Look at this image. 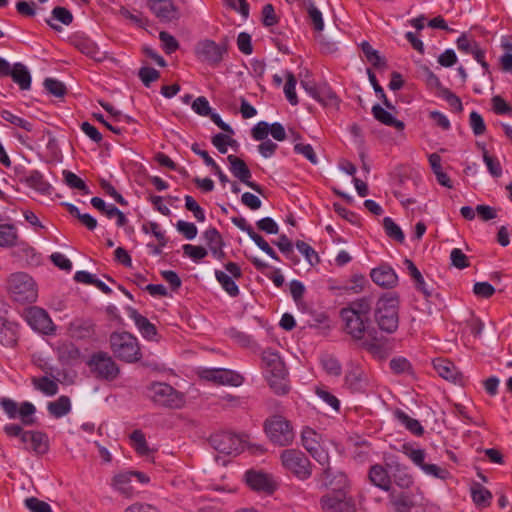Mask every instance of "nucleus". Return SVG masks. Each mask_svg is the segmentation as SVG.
Instances as JSON below:
<instances>
[{
  "label": "nucleus",
  "instance_id": "8fccbe9b",
  "mask_svg": "<svg viewBox=\"0 0 512 512\" xmlns=\"http://www.w3.org/2000/svg\"><path fill=\"white\" fill-rule=\"evenodd\" d=\"M63 176L64 182L68 187L80 190L84 195L90 194V190L86 183L75 173L68 170H64Z\"/></svg>",
  "mask_w": 512,
  "mask_h": 512
},
{
  "label": "nucleus",
  "instance_id": "0e129e2a",
  "mask_svg": "<svg viewBox=\"0 0 512 512\" xmlns=\"http://www.w3.org/2000/svg\"><path fill=\"white\" fill-rule=\"evenodd\" d=\"M159 39L162 42L163 49L167 54H172L179 48V43L176 38L166 31H161L159 33Z\"/></svg>",
  "mask_w": 512,
  "mask_h": 512
},
{
  "label": "nucleus",
  "instance_id": "13d9d810",
  "mask_svg": "<svg viewBox=\"0 0 512 512\" xmlns=\"http://www.w3.org/2000/svg\"><path fill=\"white\" fill-rule=\"evenodd\" d=\"M383 227H384L386 234L390 238H392L398 242L404 241V234H403L401 228L392 220V218L385 217L383 219Z\"/></svg>",
  "mask_w": 512,
  "mask_h": 512
},
{
  "label": "nucleus",
  "instance_id": "a211bd4d",
  "mask_svg": "<svg viewBox=\"0 0 512 512\" xmlns=\"http://www.w3.org/2000/svg\"><path fill=\"white\" fill-rule=\"evenodd\" d=\"M150 10L163 22H172L180 18L179 9L172 0H147Z\"/></svg>",
  "mask_w": 512,
  "mask_h": 512
},
{
  "label": "nucleus",
  "instance_id": "412c9836",
  "mask_svg": "<svg viewBox=\"0 0 512 512\" xmlns=\"http://www.w3.org/2000/svg\"><path fill=\"white\" fill-rule=\"evenodd\" d=\"M73 44L77 50L97 62H102L106 59V53L100 51L97 44L89 38L78 37L74 39Z\"/></svg>",
  "mask_w": 512,
  "mask_h": 512
},
{
  "label": "nucleus",
  "instance_id": "37998d69",
  "mask_svg": "<svg viewBox=\"0 0 512 512\" xmlns=\"http://www.w3.org/2000/svg\"><path fill=\"white\" fill-rule=\"evenodd\" d=\"M395 417L398 419V421L406 427L411 433L419 436L423 434V427L420 424V422L414 418H411L409 415H407L405 412L401 410H397L395 412Z\"/></svg>",
  "mask_w": 512,
  "mask_h": 512
},
{
  "label": "nucleus",
  "instance_id": "c85d7f7f",
  "mask_svg": "<svg viewBox=\"0 0 512 512\" xmlns=\"http://www.w3.org/2000/svg\"><path fill=\"white\" fill-rule=\"evenodd\" d=\"M372 114L374 118L380 123L396 128L398 131H402L405 127L404 123L396 119L390 112L385 110L379 104L372 107Z\"/></svg>",
  "mask_w": 512,
  "mask_h": 512
},
{
  "label": "nucleus",
  "instance_id": "aec40b11",
  "mask_svg": "<svg viewBox=\"0 0 512 512\" xmlns=\"http://www.w3.org/2000/svg\"><path fill=\"white\" fill-rule=\"evenodd\" d=\"M245 478L248 486L255 491L271 494L276 488L272 478L262 472H256L252 470L247 471Z\"/></svg>",
  "mask_w": 512,
  "mask_h": 512
},
{
  "label": "nucleus",
  "instance_id": "4468645a",
  "mask_svg": "<svg viewBox=\"0 0 512 512\" xmlns=\"http://www.w3.org/2000/svg\"><path fill=\"white\" fill-rule=\"evenodd\" d=\"M215 277L222 288L231 297L239 295V288L236 285L235 280L242 277V271L237 263L228 262L224 265V270H215Z\"/></svg>",
  "mask_w": 512,
  "mask_h": 512
},
{
  "label": "nucleus",
  "instance_id": "dca6fc26",
  "mask_svg": "<svg viewBox=\"0 0 512 512\" xmlns=\"http://www.w3.org/2000/svg\"><path fill=\"white\" fill-rule=\"evenodd\" d=\"M200 376L202 379L214 382L220 385L240 386L244 382V377L236 371L223 369V368H211L204 369L201 371Z\"/></svg>",
  "mask_w": 512,
  "mask_h": 512
},
{
  "label": "nucleus",
  "instance_id": "79ce46f5",
  "mask_svg": "<svg viewBox=\"0 0 512 512\" xmlns=\"http://www.w3.org/2000/svg\"><path fill=\"white\" fill-rule=\"evenodd\" d=\"M32 383L35 389L47 396H54L58 392V384L46 376L34 377L32 378Z\"/></svg>",
  "mask_w": 512,
  "mask_h": 512
},
{
  "label": "nucleus",
  "instance_id": "bb28decb",
  "mask_svg": "<svg viewBox=\"0 0 512 512\" xmlns=\"http://www.w3.org/2000/svg\"><path fill=\"white\" fill-rule=\"evenodd\" d=\"M470 492L472 500L478 508L483 509L490 506L492 501V493L480 483H472Z\"/></svg>",
  "mask_w": 512,
  "mask_h": 512
},
{
  "label": "nucleus",
  "instance_id": "f3484780",
  "mask_svg": "<svg viewBox=\"0 0 512 512\" xmlns=\"http://www.w3.org/2000/svg\"><path fill=\"white\" fill-rule=\"evenodd\" d=\"M227 160L230 163V171L234 177L238 178L255 192L263 194V188L259 184L250 181L252 177L251 171L242 159L235 155H229Z\"/></svg>",
  "mask_w": 512,
  "mask_h": 512
},
{
  "label": "nucleus",
  "instance_id": "09e8293b",
  "mask_svg": "<svg viewBox=\"0 0 512 512\" xmlns=\"http://www.w3.org/2000/svg\"><path fill=\"white\" fill-rule=\"evenodd\" d=\"M430 167L437 177L438 182L445 187H448V176L443 172L441 166V157L438 153H432L428 157Z\"/></svg>",
  "mask_w": 512,
  "mask_h": 512
},
{
  "label": "nucleus",
  "instance_id": "a18cd8bd",
  "mask_svg": "<svg viewBox=\"0 0 512 512\" xmlns=\"http://www.w3.org/2000/svg\"><path fill=\"white\" fill-rule=\"evenodd\" d=\"M320 363L323 369L331 376H340L342 367L338 359L328 353L322 354L320 357Z\"/></svg>",
  "mask_w": 512,
  "mask_h": 512
},
{
  "label": "nucleus",
  "instance_id": "603ef678",
  "mask_svg": "<svg viewBox=\"0 0 512 512\" xmlns=\"http://www.w3.org/2000/svg\"><path fill=\"white\" fill-rule=\"evenodd\" d=\"M133 448L139 455H147L150 451L145 435L141 430H134L130 435Z\"/></svg>",
  "mask_w": 512,
  "mask_h": 512
},
{
  "label": "nucleus",
  "instance_id": "864d4df0",
  "mask_svg": "<svg viewBox=\"0 0 512 512\" xmlns=\"http://www.w3.org/2000/svg\"><path fill=\"white\" fill-rule=\"evenodd\" d=\"M402 452L418 467H422L425 462L426 453L423 449H415L409 443L402 445Z\"/></svg>",
  "mask_w": 512,
  "mask_h": 512
},
{
  "label": "nucleus",
  "instance_id": "680f3d73",
  "mask_svg": "<svg viewBox=\"0 0 512 512\" xmlns=\"http://www.w3.org/2000/svg\"><path fill=\"white\" fill-rule=\"evenodd\" d=\"M44 87L55 97H63L67 92L65 85L61 81L53 78H46L44 80Z\"/></svg>",
  "mask_w": 512,
  "mask_h": 512
},
{
  "label": "nucleus",
  "instance_id": "0eeeda50",
  "mask_svg": "<svg viewBox=\"0 0 512 512\" xmlns=\"http://www.w3.org/2000/svg\"><path fill=\"white\" fill-rule=\"evenodd\" d=\"M399 301L396 296L382 297L375 309V320L379 328L387 333H393L399 325Z\"/></svg>",
  "mask_w": 512,
  "mask_h": 512
},
{
  "label": "nucleus",
  "instance_id": "423d86ee",
  "mask_svg": "<svg viewBox=\"0 0 512 512\" xmlns=\"http://www.w3.org/2000/svg\"><path fill=\"white\" fill-rule=\"evenodd\" d=\"M264 431L269 440L277 446L293 443L295 432L291 422L282 415H272L264 421Z\"/></svg>",
  "mask_w": 512,
  "mask_h": 512
},
{
  "label": "nucleus",
  "instance_id": "f704fd0d",
  "mask_svg": "<svg viewBox=\"0 0 512 512\" xmlns=\"http://www.w3.org/2000/svg\"><path fill=\"white\" fill-rule=\"evenodd\" d=\"M47 410L54 418H62L71 411V401L68 396L62 395L57 400L49 402Z\"/></svg>",
  "mask_w": 512,
  "mask_h": 512
},
{
  "label": "nucleus",
  "instance_id": "9d476101",
  "mask_svg": "<svg viewBox=\"0 0 512 512\" xmlns=\"http://www.w3.org/2000/svg\"><path fill=\"white\" fill-rule=\"evenodd\" d=\"M149 391L152 401L160 406L180 408L183 405L182 395L169 384L162 382L152 383Z\"/></svg>",
  "mask_w": 512,
  "mask_h": 512
},
{
  "label": "nucleus",
  "instance_id": "cd10ccee",
  "mask_svg": "<svg viewBox=\"0 0 512 512\" xmlns=\"http://www.w3.org/2000/svg\"><path fill=\"white\" fill-rule=\"evenodd\" d=\"M142 230L147 234L151 233L157 239L158 245L151 246V252L153 254H161L162 247L166 245L167 239L165 236V232L161 229L160 225L152 221L146 222L142 225Z\"/></svg>",
  "mask_w": 512,
  "mask_h": 512
},
{
  "label": "nucleus",
  "instance_id": "4d7b16f0",
  "mask_svg": "<svg viewBox=\"0 0 512 512\" xmlns=\"http://www.w3.org/2000/svg\"><path fill=\"white\" fill-rule=\"evenodd\" d=\"M297 80L293 73L287 72L286 74V83L284 85V93L287 98V100L290 102L291 105H297L298 104V97L295 92Z\"/></svg>",
  "mask_w": 512,
  "mask_h": 512
},
{
  "label": "nucleus",
  "instance_id": "338daca9",
  "mask_svg": "<svg viewBox=\"0 0 512 512\" xmlns=\"http://www.w3.org/2000/svg\"><path fill=\"white\" fill-rule=\"evenodd\" d=\"M138 76L142 83L149 87L152 82L159 79L160 73L152 67H142L139 69Z\"/></svg>",
  "mask_w": 512,
  "mask_h": 512
},
{
  "label": "nucleus",
  "instance_id": "6ab92c4d",
  "mask_svg": "<svg viewBox=\"0 0 512 512\" xmlns=\"http://www.w3.org/2000/svg\"><path fill=\"white\" fill-rule=\"evenodd\" d=\"M372 281L379 287L391 289L398 283V276L388 264H381L370 272Z\"/></svg>",
  "mask_w": 512,
  "mask_h": 512
},
{
  "label": "nucleus",
  "instance_id": "393cba45",
  "mask_svg": "<svg viewBox=\"0 0 512 512\" xmlns=\"http://www.w3.org/2000/svg\"><path fill=\"white\" fill-rule=\"evenodd\" d=\"M17 338V324L0 317V343L6 347H13L17 343Z\"/></svg>",
  "mask_w": 512,
  "mask_h": 512
},
{
  "label": "nucleus",
  "instance_id": "4c0bfd02",
  "mask_svg": "<svg viewBox=\"0 0 512 512\" xmlns=\"http://www.w3.org/2000/svg\"><path fill=\"white\" fill-rule=\"evenodd\" d=\"M204 239L209 250L214 256H223L222 238L216 228H209L204 232Z\"/></svg>",
  "mask_w": 512,
  "mask_h": 512
},
{
  "label": "nucleus",
  "instance_id": "774afa93",
  "mask_svg": "<svg viewBox=\"0 0 512 512\" xmlns=\"http://www.w3.org/2000/svg\"><path fill=\"white\" fill-rule=\"evenodd\" d=\"M176 228L180 234H182L186 239L192 240L197 235V227L192 222H187L184 220H179L176 223Z\"/></svg>",
  "mask_w": 512,
  "mask_h": 512
},
{
  "label": "nucleus",
  "instance_id": "72a5a7b5",
  "mask_svg": "<svg viewBox=\"0 0 512 512\" xmlns=\"http://www.w3.org/2000/svg\"><path fill=\"white\" fill-rule=\"evenodd\" d=\"M369 479L377 487L389 490L391 481L386 469L379 464L373 465L369 470Z\"/></svg>",
  "mask_w": 512,
  "mask_h": 512
},
{
  "label": "nucleus",
  "instance_id": "6e6d98bb",
  "mask_svg": "<svg viewBox=\"0 0 512 512\" xmlns=\"http://www.w3.org/2000/svg\"><path fill=\"white\" fill-rule=\"evenodd\" d=\"M35 412V406L28 401L22 402L18 407V417L24 425H32L35 423V419L33 417Z\"/></svg>",
  "mask_w": 512,
  "mask_h": 512
},
{
  "label": "nucleus",
  "instance_id": "c03bdc74",
  "mask_svg": "<svg viewBox=\"0 0 512 512\" xmlns=\"http://www.w3.org/2000/svg\"><path fill=\"white\" fill-rule=\"evenodd\" d=\"M405 264H406V267H407V270H408L410 276L412 277V279L415 282L416 288L420 292H422L425 295V297H429L430 293H429V291L426 288V284H425L424 278H423L421 272L419 271V269L408 258H406Z\"/></svg>",
  "mask_w": 512,
  "mask_h": 512
},
{
  "label": "nucleus",
  "instance_id": "7c9ffc66",
  "mask_svg": "<svg viewBox=\"0 0 512 512\" xmlns=\"http://www.w3.org/2000/svg\"><path fill=\"white\" fill-rule=\"evenodd\" d=\"M372 309V301L368 297H362L352 301L347 307L341 310L345 312H352L356 316H360L370 320V312Z\"/></svg>",
  "mask_w": 512,
  "mask_h": 512
},
{
  "label": "nucleus",
  "instance_id": "5701e85b",
  "mask_svg": "<svg viewBox=\"0 0 512 512\" xmlns=\"http://www.w3.org/2000/svg\"><path fill=\"white\" fill-rule=\"evenodd\" d=\"M422 76L427 88L437 97L448 100V89H446L439 77L428 67L422 68Z\"/></svg>",
  "mask_w": 512,
  "mask_h": 512
},
{
  "label": "nucleus",
  "instance_id": "58836bf2",
  "mask_svg": "<svg viewBox=\"0 0 512 512\" xmlns=\"http://www.w3.org/2000/svg\"><path fill=\"white\" fill-rule=\"evenodd\" d=\"M57 352L59 360L65 364H71L80 357V351L73 343L61 344Z\"/></svg>",
  "mask_w": 512,
  "mask_h": 512
},
{
  "label": "nucleus",
  "instance_id": "3c124183",
  "mask_svg": "<svg viewBox=\"0 0 512 512\" xmlns=\"http://www.w3.org/2000/svg\"><path fill=\"white\" fill-rule=\"evenodd\" d=\"M345 382L351 389L359 391L363 389L366 381L362 370L354 368L346 374Z\"/></svg>",
  "mask_w": 512,
  "mask_h": 512
},
{
  "label": "nucleus",
  "instance_id": "bf43d9fd",
  "mask_svg": "<svg viewBox=\"0 0 512 512\" xmlns=\"http://www.w3.org/2000/svg\"><path fill=\"white\" fill-rule=\"evenodd\" d=\"M1 117L18 127H21L22 129L26 130L27 132H31L33 130V124L19 116L14 115L12 112L8 110H4L1 112Z\"/></svg>",
  "mask_w": 512,
  "mask_h": 512
},
{
  "label": "nucleus",
  "instance_id": "ddd939ff",
  "mask_svg": "<svg viewBox=\"0 0 512 512\" xmlns=\"http://www.w3.org/2000/svg\"><path fill=\"white\" fill-rule=\"evenodd\" d=\"M303 447L322 466L329 464V455L322 447V436L310 427H305L301 432Z\"/></svg>",
  "mask_w": 512,
  "mask_h": 512
},
{
  "label": "nucleus",
  "instance_id": "052dcab7",
  "mask_svg": "<svg viewBox=\"0 0 512 512\" xmlns=\"http://www.w3.org/2000/svg\"><path fill=\"white\" fill-rule=\"evenodd\" d=\"M229 336L242 347H254L256 346V341L253 337L245 332L239 331L235 328H231L229 330Z\"/></svg>",
  "mask_w": 512,
  "mask_h": 512
},
{
  "label": "nucleus",
  "instance_id": "c756f323",
  "mask_svg": "<svg viewBox=\"0 0 512 512\" xmlns=\"http://www.w3.org/2000/svg\"><path fill=\"white\" fill-rule=\"evenodd\" d=\"M70 335L76 339H88L94 335V325L87 320L77 319L69 326Z\"/></svg>",
  "mask_w": 512,
  "mask_h": 512
},
{
  "label": "nucleus",
  "instance_id": "a19ab883",
  "mask_svg": "<svg viewBox=\"0 0 512 512\" xmlns=\"http://www.w3.org/2000/svg\"><path fill=\"white\" fill-rule=\"evenodd\" d=\"M390 504L395 512H410L414 507L411 497L404 493L392 494Z\"/></svg>",
  "mask_w": 512,
  "mask_h": 512
},
{
  "label": "nucleus",
  "instance_id": "1a4fd4ad",
  "mask_svg": "<svg viewBox=\"0 0 512 512\" xmlns=\"http://www.w3.org/2000/svg\"><path fill=\"white\" fill-rule=\"evenodd\" d=\"M87 364L95 377L100 380L113 381L120 374L118 364L107 352L100 351L92 354Z\"/></svg>",
  "mask_w": 512,
  "mask_h": 512
},
{
  "label": "nucleus",
  "instance_id": "de8ad7c7",
  "mask_svg": "<svg viewBox=\"0 0 512 512\" xmlns=\"http://www.w3.org/2000/svg\"><path fill=\"white\" fill-rule=\"evenodd\" d=\"M17 230L12 224H0V246L9 247L16 243Z\"/></svg>",
  "mask_w": 512,
  "mask_h": 512
},
{
  "label": "nucleus",
  "instance_id": "2eb2a0df",
  "mask_svg": "<svg viewBox=\"0 0 512 512\" xmlns=\"http://www.w3.org/2000/svg\"><path fill=\"white\" fill-rule=\"evenodd\" d=\"M24 318L35 331L43 334H51L54 331V325L49 314L40 307L31 306L25 309Z\"/></svg>",
  "mask_w": 512,
  "mask_h": 512
},
{
  "label": "nucleus",
  "instance_id": "a878e982",
  "mask_svg": "<svg viewBox=\"0 0 512 512\" xmlns=\"http://www.w3.org/2000/svg\"><path fill=\"white\" fill-rule=\"evenodd\" d=\"M132 476L130 472H121L115 475L112 479V486L115 490L121 493L123 496L130 498L132 497L136 490L131 484Z\"/></svg>",
  "mask_w": 512,
  "mask_h": 512
},
{
  "label": "nucleus",
  "instance_id": "2f4dec72",
  "mask_svg": "<svg viewBox=\"0 0 512 512\" xmlns=\"http://www.w3.org/2000/svg\"><path fill=\"white\" fill-rule=\"evenodd\" d=\"M453 327V331L457 327V333H464L465 328H469L470 332L476 337L479 336L483 330V324L478 319H475L470 311L463 320L453 321Z\"/></svg>",
  "mask_w": 512,
  "mask_h": 512
},
{
  "label": "nucleus",
  "instance_id": "ea45409f",
  "mask_svg": "<svg viewBox=\"0 0 512 512\" xmlns=\"http://www.w3.org/2000/svg\"><path fill=\"white\" fill-rule=\"evenodd\" d=\"M31 449L38 455L46 454L49 450V439L46 433L33 431L30 438Z\"/></svg>",
  "mask_w": 512,
  "mask_h": 512
},
{
  "label": "nucleus",
  "instance_id": "6e6552de",
  "mask_svg": "<svg viewBox=\"0 0 512 512\" xmlns=\"http://www.w3.org/2000/svg\"><path fill=\"white\" fill-rule=\"evenodd\" d=\"M282 467L299 480H307L312 475L309 458L299 449H285L280 453Z\"/></svg>",
  "mask_w": 512,
  "mask_h": 512
},
{
  "label": "nucleus",
  "instance_id": "4be33fe9",
  "mask_svg": "<svg viewBox=\"0 0 512 512\" xmlns=\"http://www.w3.org/2000/svg\"><path fill=\"white\" fill-rule=\"evenodd\" d=\"M22 183L42 195H49L51 192V185L38 170L28 171L27 177L22 179Z\"/></svg>",
  "mask_w": 512,
  "mask_h": 512
},
{
  "label": "nucleus",
  "instance_id": "5fc2aeb1",
  "mask_svg": "<svg viewBox=\"0 0 512 512\" xmlns=\"http://www.w3.org/2000/svg\"><path fill=\"white\" fill-rule=\"evenodd\" d=\"M307 13L313 29L316 32L321 33L324 28L322 13L311 1L308 3Z\"/></svg>",
  "mask_w": 512,
  "mask_h": 512
},
{
  "label": "nucleus",
  "instance_id": "c9c22d12",
  "mask_svg": "<svg viewBox=\"0 0 512 512\" xmlns=\"http://www.w3.org/2000/svg\"><path fill=\"white\" fill-rule=\"evenodd\" d=\"M51 14L52 17L46 19V23L55 31H60L61 26L55 24L52 20H57L64 25H70L73 22L72 13L65 7L57 6L52 10Z\"/></svg>",
  "mask_w": 512,
  "mask_h": 512
},
{
  "label": "nucleus",
  "instance_id": "69168bd1",
  "mask_svg": "<svg viewBox=\"0 0 512 512\" xmlns=\"http://www.w3.org/2000/svg\"><path fill=\"white\" fill-rule=\"evenodd\" d=\"M25 506L31 512H53L51 506L47 502L36 497H29L25 499Z\"/></svg>",
  "mask_w": 512,
  "mask_h": 512
},
{
  "label": "nucleus",
  "instance_id": "e2e57ef3",
  "mask_svg": "<svg viewBox=\"0 0 512 512\" xmlns=\"http://www.w3.org/2000/svg\"><path fill=\"white\" fill-rule=\"evenodd\" d=\"M247 233L263 252L269 256H276L268 242L260 234L256 233L252 227H247Z\"/></svg>",
  "mask_w": 512,
  "mask_h": 512
},
{
  "label": "nucleus",
  "instance_id": "20e7f679",
  "mask_svg": "<svg viewBox=\"0 0 512 512\" xmlns=\"http://www.w3.org/2000/svg\"><path fill=\"white\" fill-rule=\"evenodd\" d=\"M110 349L114 356L126 363L141 359V349L135 336L128 332H113L109 338Z\"/></svg>",
  "mask_w": 512,
  "mask_h": 512
},
{
  "label": "nucleus",
  "instance_id": "e433bc0d",
  "mask_svg": "<svg viewBox=\"0 0 512 512\" xmlns=\"http://www.w3.org/2000/svg\"><path fill=\"white\" fill-rule=\"evenodd\" d=\"M316 100L325 107L334 108L336 110L339 108L340 100L327 84L320 85Z\"/></svg>",
  "mask_w": 512,
  "mask_h": 512
},
{
  "label": "nucleus",
  "instance_id": "39448f33",
  "mask_svg": "<svg viewBox=\"0 0 512 512\" xmlns=\"http://www.w3.org/2000/svg\"><path fill=\"white\" fill-rule=\"evenodd\" d=\"M8 291L13 301L20 304L33 303L38 297V288L34 279L24 272L10 275Z\"/></svg>",
  "mask_w": 512,
  "mask_h": 512
},
{
  "label": "nucleus",
  "instance_id": "9b49d317",
  "mask_svg": "<svg viewBox=\"0 0 512 512\" xmlns=\"http://www.w3.org/2000/svg\"><path fill=\"white\" fill-rule=\"evenodd\" d=\"M210 445L219 453L237 455L244 448L242 438L232 432L222 431L211 435Z\"/></svg>",
  "mask_w": 512,
  "mask_h": 512
},
{
  "label": "nucleus",
  "instance_id": "7ed1b4c3",
  "mask_svg": "<svg viewBox=\"0 0 512 512\" xmlns=\"http://www.w3.org/2000/svg\"><path fill=\"white\" fill-rule=\"evenodd\" d=\"M261 360L262 369L270 388L277 395H286L290 391L288 372L278 352L265 349L262 352Z\"/></svg>",
  "mask_w": 512,
  "mask_h": 512
},
{
  "label": "nucleus",
  "instance_id": "49530a36",
  "mask_svg": "<svg viewBox=\"0 0 512 512\" xmlns=\"http://www.w3.org/2000/svg\"><path fill=\"white\" fill-rule=\"evenodd\" d=\"M360 46L367 61L370 62L374 67L381 68L386 66V61L384 58L379 55L377 50L373 49L369 42L363 41Z\"/></svg>",
  "mask_w": 512,
  "mask_h": 512
},
{
  "label": "nucleus",
  "instance_id": "f8f14e48",
  "mask_svg": "<svg viewBox=\"0 0 512 512\" xmlns=\"http://www.w3.org/2000/svg\"><path fill=\"white\" fill-rule=\"evenodd\" d=\"M227 53V43H216L213 40L205 39L197 43L195 54L203 62L212 66H218Z\"/></svg>",
  "mask_w": 512,
  "mask_h": 512
},
{
  "label": "nucleus",
  "instance_id": "f257e3e1",
  "mask_svg": "<svg viewBox=\"0 0 512 512\" xmlns=\"http://www.w3.org/2000/svg\"><path fill=\"white\" fill-rule=\"evenodd\" d=\"M345 332L375 359L384 360L389 355L387 339L380 335L375 328L370 327L366 318L356 316L352 312L340 311Z\"/></svg>",
  "mask_w": 512,
  "mask_h": 512
},
{
  "label": "nucleus",
  "instance_id": "473e14b6",
  "mask_svg": "<svg viewBox=\"0 0 512 512\" xmlns=\"http://www.w3.org/2000/svg\"><path fill=\"white\" fill-rule=\"evenodd\" d=\"M8 76L19 85L20 89L28 90L31 86V75L27 67L22 63H15Z\"/></svg>",
  "mask_w": 512,
  "mask_h": 512
},
{
  "label": "nucleus",
  "instance_id": "f03ea898",
  "mask_svg": "<svg viewBox=\"0 0 512 512\" xmlns=\"http://www.w3.org/2000/svg\"><path fill=\"white\" fill-rule=\"evenodd\" d=\"M320 480L325 487L332 488L319 500L322 512H357L355 500L345 490L348 480L344 473H333L330 467H326Z\"/></svg>",
  "mask_w": 512,
  "mask_h": 512
},
{
  "label": "nucleus",
  "instance_id": "b1692460",
  "mask_svg": "<svg viewBox=\"0 0 512 512\" xmlns=\"http://www.w3.org/2000/svg\"><path fill=\"white\" fill-rule=\"evenodd\" d=\"M129 316L133 319L141 335L148 340H156L157 329L146 317L135 309H130Z\"/></svg>",
  "mask_w": 512,
  "mask_h": 512
}]
</instances>
